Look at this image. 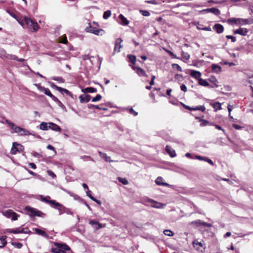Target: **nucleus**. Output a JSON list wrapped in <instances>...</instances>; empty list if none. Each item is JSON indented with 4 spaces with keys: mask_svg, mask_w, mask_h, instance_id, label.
I'll return each mask as SVG.
<instances>
[{
    "mask_svg": "<svg viewBox=\"0 0 253 253\" xmlns=\"http://www.w3.org/2000/svg\"><path fill=\"white\" fill-rule=\"evenodd\" d=\"M127 58L129 59V62L132 64H134L136 61V57L134 55L129 54L127 55Z\"/></svg>",
    "mask_w": 253,
    "mask_h": 253,
    "instance_id": "39",
    "label": "nucleus"
},
{
    "mask_svg": "<svg viewBox=\"0 0 253 253\" xmlns=\"http://www.w3.org/2000/svg\"><path fill=\"white\" fill-rule=\"evenodd\" d=\"M50 197L49 196L43 197L42 196H41V200L42 202H45L47 204H49L52 208H55L53 206L54 204L51 203V201H55V200H50Z\"/></svg>",
    "mask_w": 253,
    "mask_h": 253,
    "instance_id": "21",
    "label": "nucleus"
},
{
    "mask_svg": "<svg viewBox=\"0 0 253 253\" xmlns=\"http://www.w3.org/2000/svg\"><path fill=\"white\" fill-rule=\"evenodd\" d=\"M51 202L54 204L53 206L55 207L54 208L58 210L59 215L65 213V207L56 201H51Z\"/></svg>",
    "mask_w": 253,
    "mask_h": 253,
    "instance_id": "9",
    "label": "nucleus"
},
{
    "mask_svg": "<svg viewBox=\"0 0 253 253\" xmlns=\"http://www.w3.org/2000/svg\"><path fill=\"white\" fill-rule=\"evenodd\" d=\"M50 86L53 88L56 89L58 91H59L60 89H61V87L57 86L53 83H50Z\"/></svg>",
    "mask_w": 253,
    "mask_h": 253,
    "instance_id": "54",
    "label": "nucleus"
},
{
    "mask_svg": "<svg viewBox=\"0 0 253 253\" xmlns=\"http://www.w3.org/2000/svg\"><path fill=\"white\" fill-rule=\"evenodd\" d=\"M2 214L3 215L7 218H11L12 220H16L18 219L19 215L16 212L13 211L11 210H6L3 211Z\"/></svg>",
    "mask_w": 253,
    "mask_h": 253,
    "instance_id": "7",
    "label": "nucleus"
},
{
    "mask_svg": "<svg viewBox=\"0 0 253 253\" xmlns=\"http://www.w3.org/2000/svg\"><path fill=\"white\" fill-rule=\"evenodd\" d=\"M11 129L13 130L14 132L20 133V135H31L28 130L14 125Z\"/></svg>",
    "mask_w": 253,
    "mask_h": 253,
    "instance_id": "8",
    "label": "nucleus"
},
{
    "mask_svg": "<svg viewBox=\"0 0 253 253\" xmlns=\"http://www.w3.org/2000/svg\"><path fill=\"white\" fill-rule=\"evenodd\" d=\"M119 19L120 20V24L124 25H127L129 24L128 20L124 16L123 14H120Z\"/></svg>",
    "mask_w": 253,
    "mask_h": 253,
    "instance_id": "24",
    "label": "nucleus"
},
{
    "mask_svg": "<svg viewBox=\"0 0 253 253\" xmlns=\"http://www.w3.org/2000/svg\"><path fill=\"white\" fill-rule=\"evenodd\" d=\"M48 124L50 125V129H51V130L57 132L61 131V129L60 127L57 125L52 122L48 123Z\"/></svg>",
    "mask_w": 253,
    "mask_h": 253,
    "instance_id": "19",
    "label": "nucleus"
},
{
    "mask_svg": "<svg viewBox=\"0 0 253 253\" xmlns=\"http://www.w3.org/2000/svg\"><path fill=\"white\" fill-rule=\"evenodd\" d=\"M205 109H206L205 107L203 106H197L196 107H192V108L191 107V108H190L191 111L200 110V111H201L202 112H204L205 110Z\"/></svg>",
    "mask_w": 253,
    "mask_h": 253,
    "instance_id": "37",
    "label": "nucleus"
},
{
    "mask_svg": "<svg viewBox=\"0 0 253 253\" xmlns=\"http://www.w3.org/2000/svg\"><path fill=\"white\" fill-rule=\"evenodd\" d=\"M5 122L6 123L9 125V126L10 127V128H11L12 127V126H13V125H14L13 123L11 122L10 121H9V120H6L5 121Z\"/></svg>",
    "mask_w": 253,
    "mask_h": 253,
    "instance_id": "64",
    "label": "nucleus"
},
{
    "mask_svg": "<svg viewBox=\"0 0 253 253\" xmlns=\"http://www.w3.org/2000/svg\"><path fill=\"white\" fill-rule=\"evenodd\" d=\"M43 92L44 93V94L51 97L52 100H53L54 98L56 97L51 93V91L48 88H46Z\"/></svg>",
    "mask_w": 253,
    "mask_h": 253,
    "instance_id": "34",
    "label": "nucleus"
},
{
    "mask_svg": "<svg viewBox=\"0 0 253 253\" xmlns=\"http://www.w3.org/2000/svg\"><path fill=\"white\" fill-rule=\"evenodd\" d=\"M118 180L123 184L126 185L128 184V181L126 178L119 177Z\"/></svg>",
    "mask_w": 253,
    "mask_h": 253,
    "instance_id": "52",
    "label": "nucleus"
},
{
    "mask_svg": "<svg viewBox=\"0 0 253 253\" xmlns=\"http://www.w3.org/2000/svg\"><path fill=\"white\" fill-rule=\"evenodd\" d=\"M51 252L53 253H61L59 249L57 247H56V248L52 249Z\"/></svg>",
    "mask_w": 253,
    "mask_h": 253,
    "instance_id": "60",
    "label": "nucleus"
},
{
    "mask_svg": "<svg viewBox=\"0 0 253 253\" xmlns=\"http://www.w3.org/2000/svg\"><path fill=\"white\" fill-rule=\"evenodd\" d=\"M89 224L92 226H93L94 227H95L96 229H99L101 227V224L94 220H90L89 221Z\"/></svg>",
    "mask_w": 253,
    "mask_h": 253,
    "instance_id": "33",
    "label": "nucleus"
},
{
    "mask_svg": "<svg viewBox=\"0 0 253 253\" xmlns=\"http://www.w3.org/2000/svg\"><path fill=\"white\" fill-rule=\"evenodd\" d=\"M129 112L131 114L133 115L134 116H136L138 115V113L134 111L132 108H130L129 110Z\"/></svg>",
    "mask_w": 253,
    "mask_h": 253,
    "instance_id": "58",
    "label": "nucleus"
},
{
    "mask_svg": "<svg viewBox=\"0 0 253 253\" xmlns=\"http://www.w3.org/2000/svg\"><path fill=\"white\" fill-rule=\"evenodd\" d=\"M209 80L210 82L214 84L215 87H217L219 86V85L218 84V82L215 77H211L209 79Z\"/></svg>",
    "mask_w": 253,
    "mask_h": 253,
    "instance_id": "32",
    "label": "nucleus"
},
{
    "mask_svg": "<svg viewBox=\"0 0 253 253\" xmlns=\"http://www.w3.org/2000/svg\"><path fill=\"white\" fill-rule=\"evenodd\" d=\"M96 91H97V89L96 88L91 87H86L84 89V92H89V93L95 92Z\"/></svg>",
    "mask_w": 253,
    "mask_h": 253,
    "instance_id": "38",
    "label": "nucleus"
},
{
    "mask_svg": "<svg viewBox=\"0 0 253 253\" xmlns=\"http://www.w3.org/2000/svg\"><path fill=\"white\" fill-rule=\"evenodd\" d=\"M7 232L8 233H12L14 234L28 233L29 232H30V231H28V229H24L21 228H17L16 229H8L7 230Z\"/></svg>",
    "mask_w": 253,
    "mask_h": 253,
    "instance_id": "10",
    "label": "nucleus"
},
{
    "mask_svg": "<svg viewBox=\"0 0 253 253\" xmlns=\"http://www.w3.org/2000/svg\"><path fill=\"white\" fill-rule=\"evenodd\" d=\"M172 67L173 69L177 70L178 71H180L181 70L180 66L177 64H172Z\"/></svg>",
    "mask_w": 253,
    "mask_h": 253,
    "instance_id": "51",
    "label": "nucleus"
},
{
    "mask_svg": "<svg viewBox=\"0 0 253 253\" xmlns=\"http://www.w3.org/2000/svg\"><path fill=\"white\" fill-rule=\"evenodd\" d=\"M140 12L144 16H149L150 15V12L147 10H140Z\"/></svg>",
    "mask_w": 253,
    "mask_h": 253,
    "instance_id": "50",
    "label": "nucleus"
},
{
    "mask_svg": "<svg viewBox=\"0 0 253 253\" xmlns=\"http://www.w3.org/2000/svg\"><path fill=\"white\" fill-rule=\"evenodd\" d=\"M18 144L16 142H13L12 144V146L11 149V154H15L18 152Z\"/></svg>",
    "mask_w": 253,
    "mask_h": 253,
    "instance_id": "31",
    "label": "nucleus"
},
{
    "mask_svg": "<svg viewBox=\"0 0 253 253\" xmlns=\"http://www.w3.org/2000/svg\"><path fill=\"white\" fill-rule=\"evenodd\" d=\"M166 150L167 152L169 154V155L171 157H174L176 156V153L175 151L171 148V147L169 146H166Z\"/></svg>",
    "mask_w": 253,
    "mask_h": 253,
    "instance_id": "23",
    "label": "nucleus"
},
{
    "mask_svg": "<svg viewBox=\"0 0 253 253\" xmlns=\"http://www.w3.org/2000/svg\"><path fill=\"white\" fill-rule=\"evenodd\" d=\"M201 13H208V12H211L214 14L215 15H218L220 14V12L219 9L216 8H207L205 9H203L201 11H200Z\"/></svg>",
    "mask_w": 253,
    "mask_h": 253,
    "instance_id": "12",
    "label": "nucleus"
},
{
    "mask_svg": "<svg viewBox=\"0 0 253 253\" xmlns=\"http://www.w3.org/2000/svg\"><path fill=\"white\" fill-rule=\"evenodd\" d=\"M142 203L147 206H151L153 208L161 209L164 207V205L162 203L157 202L149 198H145L143 200Z\"/></svg>",
    "mask_w": 253,
    "mask_h": 253,
    "instance_id": "2",
    "label": "nucleus"
},
{
    "mask_svg": "<svg viewBox=\"0 0 253 253\" xmlns=\"http://www.w3.org/2000/svg\"><path fill=\"white\" fill-rule=\"evenodd\" d=\"M163 179L162 177H158L156 179L155 182H156V183L158 185H163V186H168L169 185V184H168L167 183L163 182Z\"/></svg>",
    "mask_w": 253,
    "mask_h": 253,
    "instance_id": "27",
    "label": "nucleus"
},
{
    "mask_svg": "<svg viewBox=\"0 0 253 253\" xmlns=\"http://www.w3.org/2000/svg\"><path fill=\"white\" fill-rule=\"evenodd\" d=\"M99 155L100 157L103 159L106 162H117V161H113L111 160L110 157L108 156L106 153H102L101 151L98 152Z\"/></svg>",
    "mask_w": 253,
    "mask_h": 253,
    "instance_id": "18",
    "label": "nucleus"
},
{
    "mask_svg": "<svg viewBox=\"0 0 253 253\" xmlns=\"http://www.w3.org/2000/svg\"><path fill=\"white\" fill-rule=\"evenodd\" d=\"M191 224L195 227L199 228L200 229H202L205 227H211V224L207 222H203L200 220H197L191 222Z\"/></svg>",
    "mask_w": 253,
    "mask_h": 253,
    "instance_id": "5",
    "label": "nucleus"
},
{
    "mask_svg": "<svg viewBox=\"0 0 253 253\" xmlns=\"http://www.w3.org/2000/svg\"><path fill=\"white\" fill-rule=\"evenodd\" d=\"M20 24L24 28V24L26 27L30 29L32 32H36L39 28L37 23L33 21L30 18L25 17L23 22L20 23Z\"/></svg>",
    "mask_w": 253,
    "mask_h": 253,
    "instance_id": "1",
    "label": "nucleus"
},
{
    "mask_svg": "<svg viewBox=\"0 0 253 253\" xmlns=\"http://www.w3.org/2000/svg\"><path fill=\"white\" fill-rule=\"evenodd\" d=\"M7 242L4 238H0V248H2L6 244Z\"/></svg>",
    "mask_w": 253,
    "mask_h": 253,
    "instance_id": "47",
    "label": "nucleus"
},
{
    "mask_svg": "<svg viewBox=\"0 0 253 253\" xmlns=\"http://www.w3.org/2000/svg\"><path fill=\"white\" fill-rule=\"evenodd\" d=\"M123 42V40L120 38H118L116 40L115 47L114 49V52H120V49L122 48V46L121 45V43Z\"/></svg>",
    "mask_w": 253,
    "mask_h": 253,
    "instance_id": "13",
    "label": "nucleus"
},
{
    "mask_svg": "<svg viewBox=\"0 0 253 253\" xmlns=\"http://www.w3.org/2000/svg\"><path fill=\"white\" fill-rule=\"evenodd\" d=\"M47 172L48 173V174L51 177H52L53 178H55L56 177V175L51 170H48L47 171Z\"/></svg>",
    "mask_w": 253,
    "mask_h": 253,
    "instance_id": "53",
    "label": "nucleus"
},
{
    "mask_svg": "<svg viewBox=\"0 0 253 253\" xmlns=\"http://www.w3.org/2000/svg\"><path fill=\"white\" fill-rule=\"evenodd\" d=\"M91 199L92 201L95 202L96 203H97L99 205H100L101 204V202L100 200L96 199L95 198H94L93 197H91Z\"/></svg>",
    "mask_w": 253,
    "mask_h": 253,
    "instance_id": "61",
    "label": "nucleus"
},
{
    "mask_svg": "<svg viewBox=\"0 0 253 253\" xmlns=\"http://www.w3.org/2000/svg\"><path fill=\"white\" fill-rule=\"evenodd\" d=\"M227 22L229 24L235 23L239 25H243L248 23V19L242 18H231L228 19Z\"/></svg>",
    "mask_w": 253,
    "mask_h": 253,
    "instance_id": "6",
    "label": "nucleus"
},
{
    "mask_svg": "<svg viewBox=\"0 0 253 253\" xmlns=\"http://www.w3.org/2000/svg\"><path fill=\"white\" fill-rule=\"evenodd\" d=\"M212 106L216 111L220 110L221 109V104L219 102H216L214 103Z\"/></svg>",
    "mask_w": 253,
    "mask_h": 253,
    "instance_id": "40",
    "label": "nucleus"
},
{
    "mask_svg": "<svg viewBox=\"0 0 253 253\" xmlns=\"http://www.w3.org/2000/svg\"><path fill=\"white\" fill-rule=\"evenodd\" d=\"M193 247L198 251L203 252L205 249V244L203 240L199 241L198 240H194L192 243Z\"/></svg>",
    "mask_w": 253,
    "mask_h": 253,
    "instance_id": "4",
    "label": "nucleus"
},
{
    "mask_svg": "<svg viewBox=\"0 0 253 253\" xmlns=\"http://www.w3.org/2000/svg\"><path fill=\"white\" fill-rule=\"evenodd\" d=\"M86 30L88 32L93 33L96 35H101L100 32L103 31L102 29H96L95 28H92L91 27H90L89 28H86Z\"/></svg>",
    "mask_w": 253,
    "mask_h": 253,
    "instance_id": "16",
    "label": "nucleus"
},
{
    "mask_svg": "<svg viewBox=\"0 0 253 253\" xmlns=\"http://www.w3.org/2000/svg\"><path fill=\"white\" fill-rule=\"evenodd\" d=\"M198 84L203 86H208L209 84L208 82L205 80H203L201 78L199 79L198 80Z\"/></svg>",
    "mask_w": 253,
    "mask_h": 253,
    "instance_id": "35",
    "label": "nucleus"
},
{
    "mask_svg": "<svg viewBox=\"0 0 253 253\" xmlns=\"http://www.w3.org/2000/svg\"><path fill=\"white\" fill-rule=\"evenodd\" d=\"M211 71L214 73H219L221 71V68L218 65L212 64L211 66Z\"/></svg>",
    "mask_w": 253,
    "mask_h": 253,
    "instance_id": "20",
    "label": "nucleus"
},
{
    "mask_svg": "<svg viewBox=\"0 0 253 253\" xmlns=\"http://www.w3.org/2000/svg\"><path fill=\"white\" fill-rule=\"evenodd\" d=\"M12 245L13 246H14L15 248H18V249H21L23 246V245L21 243H18V242L12 243Z\"/></svg>",
    "mask_w": 253,
    "mask_h": 253,
    "instance_id": "49",
    "label": "nucleus"
},
{
    "mask_svg": "<svg viewBox=\"0 0 253 253\" xmlns=\"http://www.w3.org/2000/svg\"><path fill=\"white\" fill-rule=\"evenodd\" d=\"M59 91H60L62 93H64L66 94H67V95H69V96H71L72 98H73V94L67 89L63 88L61 87V89H60V90Z\"/></svg>",
    "mask_w": 253,
    "mask_h": 253,
    "instance_id": "36",
    "label": "nucleus"
},
{
    "mask_svg": "<svg viewBox=\"0 0 253 253\" xmlns=\"http://www.w3.org/2000/svg\"><path fill=\"white\" fill-rule=\"evenodd\" d=\"M62 190L65 191V192H66L67 193H68L69 195H70L71 197H73L75 199H77V198L78 197V196L76 194H75L72 192H71L70 191H69L65 189H63L62 188Z\"/></svg>",
    "mask_w": 253,
    "mask_h": 253,
    "instance_id": "43",
    "label": "nucleus"
},
{
    "mask_svg": "<svg viewBox=\"0 0 253 253\" xmlns=\"http://www.w3.org/2000/svg\"><path fill=\"white\" fill-rule=\"evenodd\" d=\"M40 128L42 130H47L50 129V125L48 124V123L45 122H42L40 125Z\"/></svg>",
    "mask_w": 253,
    "mask_h": 253,
    "instance_id": "26",
    "label": "nucleus"
},
{
    "mask_svg": "<svg viewBox=\"0 0 253 253\" xmlns=\"http://www.w3.org/2000/svg\"><path fill=\"white\" fill-rule=\"evenodd\" d=\"M6 58H7L8 59L10 60H16V59H17V56H16L15 55L12 54H7L5 56Z\"/></svg>",
    "mask_w": 253,
    "mask_h": 253,
    "instance_id": "45",
    "label": "nucleus"
},
{
    "mask_svg": "<svg viewBox=\"0 0 253 253\" xmlns=\"http://www.w3.org/2000/svg\"><path fill=\"white\" fill-rule=\"evenodd\" d=\"M25 210L31 216L43 217L45 216V214L42 211L28 206L25 208Z\"/></svg>",
    "mask_w": 253,
    "mask_h": 253,
    "instance_id": "3",
    "label": "nucleus"
},
{
    "mask_svg": "<svg viewBox=\"0 0 253 253\" xmlns=\"http://www.w3.org/2000/svg\"><path fill=\"white\" fill-rule=\"evenodd\" d=\"M35 231L37 234L41 235L44 238H47L48 237L47 234L45 232L41 229L36 228L35 229Z\"/></svg>",
    "mask_w": 253,
    "mask_h": 253,
    "instance_id": "29",
    "label": "nucleus"
},
{
    "mask_svg": "<svg viewBox=\"0 0 253 253\" xmlns=\"http://www.w3.org/2000/svg\"><path fill=\"white\" fill-rule=\"evenodd\" d=\"M53 101L56 102L58 106L60 107L63 111L65 112L67 111L65 105L57 97L54 98Z\"/></svg>",
    "mask_w": 253,
    "mask_h": 253,
    "instance_id": "30",
    "label": "nucleus"
},
{
    "mask_svg": "<svg viewBox=\"0 0 253 253\" xmlns=\"http://www.w3.org/2000/svg\"><path fill=\"white\" fill-rule=\"evenodd\" d=\"M111 12L110 10L105 11L103 13V17L104 19H107L111 16Z\"/></svg>",
    "mask_w": 253,
    "mask_h": 253,
    "instance_id": "41",
    "label": "nucleus"
},
{
    "mask_svg": "<svg viewBox=\"0 0 253 253\" xmlns=\"http://www.w3.org/2000/svg\"><path fill=\"white\" fill-rule=\"evenodd\" d=\"M249 31L247 29L245 28H240L238 29H237L234 31V34H239L242 36H246L248 33Z\"/></svg>",
    "mask_w": 253,
    "mask_h": 253,
    "instance_id": "14",
    "label": "nucleus"
},
{
    "mask_svg": "<svg viewBox=\"0 0 253 253\" xmlns=\"http://www.w3.org/2000/svg\"><path fill=\"white\" fill-rule=\"evenodd\" d=\"M60 42L64 44H66L68 42L67 37L65 36L62 38V39H61Z\"/></svg>",
    "mask_w": 253,
    "mask_h": 253,
    "instance_id": "59",
    "label": "nucleus"
},
{
    "mask_svg": "<svg viewBox=\"0 0 253 253\" xmlns=\"http://www.w3.org/2000/svg\"><path fill=\"white\" fill-rule=\"evenodd\" d=\"M197 28L200 30H203L207 31H211V27L209 26L205 27H203V28H200V26H197Z\"/></svg>",
    "mask_w": 253,
    "mask_h": 253,
    "instance_id": "55",
    "label": "nucleus"
},
{
    "mask_svg": "<svg viewBox=\"0 0 253 253\" xmlns=\"http://www.w3.org/2000/svg\"><path fill=\"white\" fill-rule=\"evenodd\" d=\"M45 88H45L44 87L41 86V85H38V89L41 92H44V91L45 90Z\"/></svg>",
    "mask_w": 253,
    "mask_h": 253,
    "instance_id": "63",
    "label": "nucleus"
},
{
    "mask_svg": "<svg viewBox=\"0 0 253 253\" xmlns=\"http://www.w3.org/2000/svg\"><path fill=\"white\" fill-rule=\"evenodd\" d=\"M201 73L197 71L191 70V77L195 78L198 81L201 78Z\"/></svg>",
    "mask_w": 253,
    "mask_h": 253,
    "instance_id": "25",
    "label": "nucleus"
},
{
    "mask_svg": "<svg viewBox=\"0 0 253 253\" xmlns=\"http://www.w3.org/2000/svg\"><path fill=\"white\" fill-rule=\"evenodd\" d=\"M196 159H197L199 160L205 161L206 162H207L208 163H209L210 164H211L212 166L213 165V162L211 159H210L207 157H202L200 156H196Z\"/></svg>",
    "mask_w": 253,
    "mask_h": 253,
    "instance_id": "28",
    "label": "nucleus"
},
{
    "mask_svg": "<svg viewBox=\"0 0 253 253\" xmlns=\"http://www.w3.org/2000/svg\"><path fill=\"white\" fill-rule=\"evenodd\" d=\"M51 79L54 81H58L61 83L64 82L63 79L61 77H53L51 78Z\"/></svg>",
    "mask_w": 253,
    "mask_h": 253,
    "instance_id": "46",
    "label": "nucleus"
},
{
    "mask_svg": "<svg viewBox=\"0 0 253 253\" xmlns=\"http://www.w3.org/2000/svg\"><path fill=\"white\" fill-rule=\"evenodd\" d=\"M102 98V96L100 94H97L95 97H93L92 99V102H97L100 101Z\"/></svg>",
    "mask_w": 253,
    "mask_h": 253,
    "instance_id": "48",
    "label": "nucleus"
},
{
    "mask_svg": "<svg viewBox=\"0 0 253 253\" xmlns=\"http://www.w3.org/2000/svg\"><path fill=\"white\" fill-rule=\"evenodd\" d=\"M132 69L135 71L136 73L138 76L140 77L147 76L145 72L142 68L139 67H132Z\"/></svg>",
    "mask_w": 253,
    "mask_h": 253,
    "instance_id": "15",
    "label": "nucleus"
},
{
    "mask_svg": "<svg viewBox=\"0 0 253 253\" xmlns=\"http://www.w3.org/2000/svg\"><path fill=\"white\" fill-rule=\"evenodd\" d=\"M62 190L65 191V192H66L67 193H68L69 195H70L71 197H73L75 199H77V198L78 197V196L76 194H75L72 192H71L70 191H69L65 189H63L62 188Z\"/></svg>",
    "mask_w": 253,
    "mask_h": 253,
    "instance_id": "44",
    "label": "nucleus"
},
{
    "mask_svg": "<svg viewBox=\"0 0 253 253\" xmlns=\"http://www.w3.org/2000/svg\"><path fill=\"white\" fill-rule=\"evenodd\" d=\"M164 234L168 236L171 237L173 235V233L170 230L166 229L164 231Z\"/></svg>",
    "mask_w": 253,
    "mask_h": 253,
    "instance_id": "42",
    "label": "nucleus"
},
{
    "mask_svg": "<svg viewBox=\"0 0 253 253\" xmlns=\"http://www.w3.org/2000/svg\"><path fill=\"white\" fill-rule=\"evenodd\" d=\"M226 38H227L228 39H231L232 42H235V41L236 40V38L232 36L228 35V36H226Z\"/></svg>",
    "mask_w": 253,
    "mask_h": 253,
    "instance_id": "57",
    "label": "nucleus"
},
{
    "mask_svg": "<svg viewBox=\"0 0 253 253\" xmlns=\"http://www.w3.org/2000/svg\"><path fill=\"white\" fill-rule=\"evenodd\" d=\"M79 99L81 103H86L89 101L90 96L88 94L81 95L80 96Z\"/></svg>",
    "mask_w": 253,
    "mask_h": 253,
    "instance_id": "17",
    "label": "nucleus"
},
{
    "mask_svg": "<svg viewBox=\"0 0 253 253\" xmlns=\"http://www.w3.org/2000/svg\"><path fill=\"white\" fill-rule=\"evenodd\" d=\"M213 29L218 34L222 33L224 30L223 26L220 24H216Z\"/></svg>",
    "mask_w": 253,
    "mask_h": 253,
    "instance_id": "22",
    "label": "nucleus"
},
{
    "mask_svg": "<svg viewBox=\"0 0 253 253\" xmlns=\"http://www.w3.org/2000/svg\"><path fill=\"white\" fill-rule=\"evenodd\" d=\"M24 147L22 145L19 144V145H18V152H22L24 151Z\"/></svg>",
    "mask_w": 253,
    "mask_h": 253,
    "instance_id": "62",
    "label": "nucleus"
},
{
    "mask_svg": "<svg viewBox=\"0 0 253 253\" xmlns=\"http://www.w3.org/2000/svg\"><path fill=\"white\" fill-rule=\"evenodd\" d=\"M54 245L56 247L58 248L61 253H64L66 251L70 250V248L65 244H61L55 243Z\"/></svg>",
    "mask_w": 253,
    "mask_h": 253,
    "instance_id": "11",
    "label": "nucleus"
},
{
    "mask_svg": "<svg viewBox=\"0 0 253 253\" xmlns=\"http://www.w3.org/2000/svg\"><path fill=\"white\" fill-rule=\"evenodd\" d=\"M92 106H93L94 107H95V108L98 109V110H107V109L105 107H103L102 106H101L100 105H92Z\"/></svg>",
    "mask_w": 253,
    "mask_h": 253,
    "instance_id": "56",
    "label": "nucleus"
}]
</instances>
